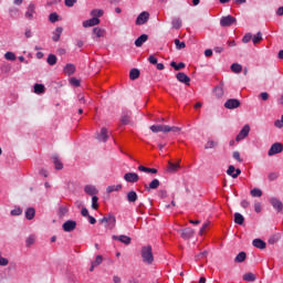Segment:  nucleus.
I'll return each mask as SVG.
<instances>
[{
  "mask_svg": "<svg viewBox=\"0 0 283 283\" xmlns=\"http://www.w3.org/2000/svg\"><path fill=\"white\" fill-rule=\"evenodd\" d=\"M149 39V35L142 34L139 38L135 40L136 48H143L144 43H147V40Z\"/></svg>",
  "mask_w": 283,
  "mask_h": 283,
  "instance_id": "19",
  "label": "nucleus"
},
{
  "mask_svg": "<svg viewBox=\"0 0 283 283\" xmlns=\"http://www.w3.org/2000/svg\"><path fill=\"white\" fill-rule=\"evenodd\" d=\"M231 71L234 72V74H240V72H242V66L239 63H233L231 65Z\"/></svg>",
  "mask_w": 283,
  "mask_h": 283,
  "instance_id": "43",
  "label": "nucleus"
},
{
  "mask_svg": "<svg viewBox=\"0 0 283 283\" xmlns=\"http://www.w3.org/2000/svg\"><path fill=\"white\" fill-rule=\"evenodd\" d=\"M147 21H149V12L144 11L137 17L135 23L136 25H145Z\"/></svg>",
  "mask_w": 283,
  "mask_h": 283,
  "instance_id": "8",
  "label": "nucleus"
},
{
  "mask_svg": "<svg viewBox=\"0 0 283 283\" xmlns=\"http://www.w3.org/2000/svg\"><path fill=\"white\" fill-rule=\"evenodd\" d=\"M214 147H218V142L214 140H208L205 145V149H213Z\"/></svg>",
  "mask_w": 283,
  "mask_h": 283,
  "instance_id": "46",
  "label": "nucleus"
},
{
  "mask_svg": "<svg viewBox=\"0 0 283 283\" xmlns=\"http://www.w3.org/2000/svg\"><path fill=\"white\" fill-rule=\"evenodd\" d=\"M181 130L182 128L178 126L165 125V134H169V132H172L174 134H180Z\"/></svg>",
  "mask_w": 283,
  "mask_h": 283,
  "instance_id": "24",
  "label": "nucleus"
},
{
  "mask_svg": "<svg viewBox=\"0 0 283 283\" xmlns=\"http://www.w3.org/2000/svg\"><path fill=\"white\" fill-rule=\"evenodd\" d=\"M113 240H117L118 242H122V244H126V245L132 244V238L125 234L113 235Z\"/></svg>",
  "mask_w": 283,
  "mask_h": 283,
  "instance_id": "14",
  "label": "nucleus"
},
{
  "mask_svg": "<svg viewBox=\"0 0 283 283\" xmlns=\"http://www.w3.org/2000/svg\"><path fill=\"white\" fill-rule=\"evenodd\" d=\"M49 20L51 23H56V21H59V13L57 12H53L49 15Z\"/></svg>",
  "mask_w": 283,
  "mask_h": 283,
  "instance_id": "52",
  "label": "nucleus"
},
{
  "mask_svg": "<svg viewBox=\"0 0 283 283\" xmlns=\"http://www.w3.org/2000/svg\"><path fill=\"white\" fill-rule=\"evenodd\" d=\"M62 229L63 231H65V233H72V231H74L76 229V221L74 220H67L62 224Z\"/></svg>",
  "mask_w": 283,
  "mask_h": 283,
  "instance_id": "6",
  "label": "nucleus"
},
{
  "mask_svg": "<svg viewBox=\"0 0 283 283\" xmlns=\"http://www.w3.org/2000/svg\"><path fill=\"white\" fill-rule=\"evenodd\" d=\"M172 28L175 30H180V28H182V20H180V18L172 19Z\"/></svg>",
  "mask_w": 283,
  "mask_h": 283,
  "instance_id": "39",
  "label": "nucleus"
},
{
  "mask_svg": "<svg viewBox=\"0 0 283 283\" xmlns=\"http://www.w3.org/2000/svg\"><path fill=\"white\" fill-rule=\"evenodd\" d=\"M249 132H251V126L244 125L240 133L237 135L235 140L240 143V140H244L247 136H249Z\"/></svg>",
  "mask_w": 283,
  "mask_h": 283,
  "instance_id": "7",
  "label": "nucleus"
},
{
  "mask_svg": "<svg viewBox=\"0 0 283 283\" xmlns=\"http://www.w3.org/2000/svg\"><path fill=\"white\" fill-rule=\"evenodd\" d=\"M84 191L88 196H96V193H98V190L96 189V186H93V185H86L84 187Z\"/></svg>",
  "mask_w": 283,
  "mask_h": 283,
  "instance_id": "20",
  "label": "nucleus"
},
{
  "mask_svg": "<svg viewBox=\"0 0 283 283\" xmlns=\"http://www.w3.org/2000/svg\"><path fill=\"white\" fill-rule=\"evenodd\" d=\"M214 93H216L217 98H222V96H224V90L220 86H217L214 88Z\"/></svg>",
  "mask_w": 283,
  "mask_h": 283,
  "instance_id": "47",
  "label": "nucleus"
},
{
  "mask_svg": "<svg viewBox=\"0 0 283 283\" xmlns=\"http://www.w3.org/2000/svg\"><path fill=\"white\" fill-rule=\"evenodd\" d=\"M34 14H36V4L31 2L27 7V11L24 13V17L28 21H34Z\"/></svg>",
  "mask_w": 283,
  "mask_h": 283,
  "instance_id": "3",
  "label": "nucleus"
},
{
  "mask_svg": "<svg viewBox=\"0 0 283 283\" xmlns=\"http://www.w3.org/2000/svg\"><path fill=\"white\" fill-rule=\"evenodd\" d=\"M34 216H36V210L34 208H28L25 211L27 220H34Z\"/></svg>",
  "mask_w": 283,
  "mask_h": 283,
  "instance_id": "31",
  "label": "nucleus"
},
{
  "mask_svg": "<svg viewBox=\"0 0 283 283\" xmlns=\"http://www.w3.org/2000/svg\"><path fill=\"white\" fill-rule=\"evenodd\" d=\"M227 174H228V176H231V178H233V176H235V167L229 166Z\"/></svg>",
  "mask_w": 283,
  "mask_h": 283,
  "instance_id": "56",
  "label": "nucleus"
},
{
  "mask_svg": "<svg viewBox=\"0 0 283 283\" xmlns=\"http://www.w3.org/2000/svg\"><path fill=\"white\" fill-rule=\"evenodd\" d=\"M283 153V145L282 143H274L268 151V156H275L276 154Z\"/></svg>",
  "mask_w": 283,
  "mask_h": 283,
  "instance_id": "5",
  "label": "nucleus"
},
{
  "mask_svg": "<svg viewBox=\"0 0 283 283\" xmlns=\"http://www.w3.org/2000/svg\"><path fill=\"white\" fill-rule=\"evenodd\" d=\"M61 34H63V29H62V27H57L53 31L52 41H54L55 43H59V41H61Z\"/></svg>",
  "mask_w": 283,
  "mask_h": 283,
  "instance_id": "18",
  "label": "nucleus"
},
{
  "mask_svg": "<svg viewBox=\"0 0 283 283\" xmlns=\"http://www.w3.org/2000/svg\"><path fill=\"white\" fill-rule=\"evenodd\" d=\"M46 63L49 65H56V55L54 54H49L48 59H46Z\"/></svg>",
  "mask_w": 283,
  "mask_h": 283,
  "instance_id": "45",
  "label": "nucleus"
},
{
  "mask_svg": "<svg viewBox=\"0 0 283 283\" xmlns=\"http://www.w3.org/2000/svg\"><path fill=\"white\" fill-rule=\"evenodd\" d=\"M120 123L122 125H129V123H132V112L124 111L120 118Z\"/></svg>",
  "mask_w": 283,
  "mask_h": 283,
  "instance_id": "16",
  "label": "nucleus"
},
{
  "mask_svg": "<svg viewBox=\"0 0 283 283\" xmlns=\"http://www.w3.org/2000/svg\"><path fill=\"white\" fill-rule=\"evenodd\" d=\"M92 263H93V265H95V266H99V264H103V255H97V256L95 258V261H93Z\"/></svg>",
  "mask_w": 283,
  "mask_h": 283,
  "instance_id": "54",
  "label": "nucleus"
},
{
  "mask_svg": "<svg viewBox=\"0 0 283 283\" xmlns=\"http://www.w3.org/2000/svg\"><path fill=\"white\" fill-rule=\"evenodd\" d=\"M253 39V35L251 33H247L243 38H242V42L243 43H249V41H251Z\"/></svg>",
  "mask_w": 283,
  "mask_h": 283,
  "instance_id": "57",
  "label": "nucleus"
},
{
  "mask_svg": "<svg viewBox=\"0 0 283 283\" xmlns=\"http://www.w3.org/2000/svg\"><path fill=\"white\" fill-rule=\"evenodd\" d=\"M180 169V164L168 163L167 171L169 174H176Z\"/></svg>",
  "mask_w": 283,
  "mask_h": 283,
  "instance_id": "23",
  "label": "nucleus"
},
{
  "mask_svg": "<svg viewBox=\"0 0 283 283\" xmlns=\"http://www.w3.org/2000/svg\"><path fill=\"white\" fill-rule=\"evenodd\" d=\"M176 78L179 81V83H184V85H190L191 83V77H189V75L185 74L184 72L177 73Z\"/></svg>",
  "mask_w": 283,
  "mask_h": 283,
  "instance_id": "11",
  "label": "nucleus"
},
{
  "mask_svg": "<svg viewBox=\"0 0 283 283\" xmlns=\"http://www.w3.org/2000/svg\"><path fill=\"white\" fill-rule=\"evenodd\" d=\"M77 0H65L64 4L66 8H74V3H76Z\"/></svg>",
  "mask_w": 283,
  "mask_h": 283,
  "instance_id": "60",
  "label": "nucleus"
},
{
  "mask_svg": "<svg viewBox=\"0 0 283 283\" xmlns=\"http://www.w3.org/2000/svg\"><path fill=\"white\" fill-rule=\"evenodd\" d=\"M144 187L146 191H151V189H158V187H160V180L154 179L153 181H150L149 185L145 184Z\"/></svg>",
  "mask_w": 283,
  "mask_h": 283,
  "instance_id": "17",
  "label": "nucleus"
},
{
  "mask_svg": "<svg viewBox=\"0 0 283 283\" xmlns=\"http://www.w3.org/2000/svg\"><path fill=\"white\" fill-rule=\"evenodd\" d=\"M107 138H108L107 128L103 127V128L101 129L99 135L97 136V139H98V140H102V143H107Z\"/></svg>",
  "mask_w": 283,
  "mask_h": 283,
  "instance_id": "27",
  "label": "nucleus"
},
{
  "mask_svg": "<svg viewBox=\"0 0 283 283\" xmlns=\"http://www.w3.org/2000/svg\"><path fill=\"white\" fill-rule=\"evenodd\" d=\"M243 280L244 282H255L258 280V276H255V274L252 272H248L243 274Z\"/></svg>",
  "mask_w": 283,
  "mask_h": 283,
  "instance_id": "28",
  "label": "nucleus"
},
{
  "mask_svg": "<svg viewBox=\"0 0 283 283\" xmlns=\"http://www.w3.org/2000/svg\"><path fill=\"white\" fill-rule=\"evenodd\" d=\"M93 19H98V17H103V10L101 9H94L92 12H91Z\"/></svg>",
  "mask_w": 283,
  "mask_h": 283,
  "instance_id": "49",
  "label": "nucleus"
},
{
  "mask_svg": "<svg viewBox=\"0 0 283 283\" xmlns=\"http://www.w3.org/2000/svg\"><path fill=\"white\" fill-rule=\"evenodd\" d=\"M77 102L81 107H85V105H87V98L85 97V94H77Z\"/></svg>",
  "mask_w": 283,
  "mask_h": 283,
  "instance_id": "32",
  "label": "nucleus"
},
{
  "mask_svg": "<svg viewBox=\"0 0 283 283\" xmlns=\"http://www.w3.org/2000/svg\"><path fill=\"white\" fill-rule=\"evenodd\" d=\"M252 245L255 247V249H266V242L262 239H254Z\"/></svg>",
  "mask_w": 283,
  "mask_h": 283,
  "instance_id": "21",
  "label": "nucleus"
},
{
  "mask_svg": "<svg viewBox=\"0 0 283 283\" xmlns=\"http://www.w3.org/2000/svg\"><path fill=\"white\" fill-rule=\"evenodd\" d=\"M124 180H126V182H138V180H140V177H138V174L136 172H126L124 175Z\"/></svg>",
  "mask_w": 283,
  "mask_h": 283,
  "instance_id": "13",
  "label": "nucleus"
},
{
  "mask_svg": "<svg viewBox=\"0 0 283 283\" xmlns=\"http://www.w3.org/2000/svg\"><path fill=\"white\" fill-rule=\"evenodd\" d=\"M101 224H106L108 229H114L116 227V217L113 214H107L106 217L99 219Z\"/></svg>",
  "mask_w": 283,
  "mask_h": 283,
  "instance_id": "2",
  "label": "nucleus"
},
{
  "mask_svg": "<svg viewBox=\"0 0 283 283\" xmlns=\"http://www.w3.org/2000/svg\"><path fill=\"white\" fill-rule=\"evenodd\" d=\"M126 198L127 202H136V200H138V193H136L134 190H130L127 192Z\"/></svg>",
  "mask_w": 283,
  "mask_h": 283,
  "instance_id": "25",
  "label": "nucleus"
},
{
  "mask_svg": "<svg viewBox=\"0 0 283 283\" xmlns=\"http://www.w3.org/2000/svg\"><path fill=\"white\" fill-rule=\"evenodd\" d=\"M140 77V70L138 69H132L129 72V78L130 81H136V78Z\"/></svg>",
  "mask_w": 283,
  "mask_h": 283,
  "instance_id": "29",
  "label": "nucleus"
},
{
  "mask_svg": "<svg viewBox=\"0 0 283 283\" xmlns=\"http://www.w3.org/2000/svg\"><path fill=\"white\" fill-rule=\"evenodd\" d=\"M93 34L96 36V39H103V36H105V34H106V31H105V29L95 27L93 29Z\"/></svg>",
  "mask_w": 283,
  "mask_h": 283,
  "instance_id": "22",
  "label": "nucleus"
},
{
  "mask_svg": "<svg viewBox=\"0 0 283 283\" xmlns=\"http://www.w3.org/2000/svg\"><path fill=\"white\" fill-rule=\"evenodd\" d=\"M53 164L55 165V169L61 170L63 169V163L59 160V156H53Z\"/></svg>",
  "mask_w": 283,
  "mask_h": 283,
  "instance_id": "40",
  "label": "nucleus"
},
{
  "mask_svg": "<svg viewBox=\"0 0 283 283\" xmlns=\"http://www.w3.org/2000/svg\"><path fill=\"white\" fill-rule=\"evenodd\" d=\"M170 67H174V70L176 71V72H180V70H185V67H186V64H185V62H180L179 64L178 63H176V62H170Z\"/></svg>",
  "mask_w": 283,
  "mask_h": 283,
  "instance_id": "30",
  "label": "nucleus"
},
{
  "mask_svg": "<svg viewBox=\"0 0 283 283\" xmlns=\"http://www.w3.org/2000/svg\"><path fill=\"white\" fill-rule=\"evenodd\" d=\"M4 59L7 61H17V55L13 52L9 51L4 54Z\"/></svg>",
  "mask_w": 283,
  "mask_h": 283,
  "instance_id": "48",
  "label": "nucleus"
},
{
  "mask_svg": "<svg viewBox=\"0 0 283 283\" xmlns=\"http://www.w3.org/2000/svg\"><path fill=\"white\" fill-rule=\"evenodd\" d=\"M99 23H101V19L92 18L83 22V28H94V25H98Z\"/></svg>",
  "mask_w": 283,
  "mask_h": 283,
  "instance_id": "15",
  "label": "nucleus"
},
{
  "mask_svg": "<svg viewBox=\"0 0 283 283\" xmlns=\"http://www.w3.org/2000/svg\"><path fill=\"white\" fill-rule=\"evenodd\" d=\"M226 109H238L240 107V99L230 98L224 103Z\"/></svg>",
  "mask_w": 283,
  "mask_h": 283,
  "instance_id": "9",
  "label": "nucleus"
},
{
  "mask_svg": "<svg viewBox=\"0 0 283 283\" xmlns=\"http://www.w3.org/2000/svg\"><path fill=\"white\" fill-rule=\"evenodd\" d=\"M175 45L177 50H185L187 48V44H185V42H180L178 39L175 40Z\"/></svg>",
  "mask_w": 283,
  "mask_h": 283,
  "instance_id": "51",
  "label": "nucleus"
},
{
  "mask_svg": "<svg viewBox=\"0 0 283 283\" xmlns=\"http://www.w3.org/2000/svg\"><path fill=\"white\" fill-rule=\"evenodd\" d=\"M21 213H23V210H21V208H14L13 210H11V216H21Z\"/></svg>",
  "mask_w": 283,
  "mask_h": 283,
  "instance_id": "59",
  "label": "nucleus"
},
{
  "mask_svg": "<svg viewBox=\"0 0 283 283\" xmlns=\"http://www.w3.org/2000/svg\"><path fill=\"white\" fill-rule=\"evenodd\" d=\"M232 158H234V160H238V163H242V158H240V151H233Z\"/></svg>",
  "mask_w": 283,
  "mask_h": 283,
  "instance_id": "62",
  "label": "nucleus"
},
{
  "mask_svg": "<svg viewBox=\"0 0 283 283\" xmlns=\"http://www.w3.org/2000/svg\"><path fill=\"white\" fill-rule=\"evenodd\" d=\"M262 41V32H258L253 38H252V43L254 45H258Z\"/></svg>",
  "mask_w": 283,
  "mask_h": 283,
  "instance_id": "44",
  "label": "nucleus"
},
{
  "mask_svg": "<svg viewBox=\"0 0 283 283\" xmlns=\"http://www.w3.org/2000/svg\"><path fill=\"white\" fill-rule=\"evenodd\" d=\"M76 72V66L74 64H66L64 66V73L67 74L69 76H72Z\"/></svg>",
  "mask_w": 283,
  "mask_h": 283,
  "instance_id": "26",
  "label": "nucleus"
},
{
  "mask_svg": "<svg viewBox=\"0 0 283 283\" xmlns=\"http://www.w3.org/2000/svg\"><path fill=\"white\" fill-rule=\"evenodd\" d=\"M34 242H36V238L34 235H30L25 240L27 247H32V244H34Z\"/></svg>",
  "mask_w": 283,
  "mask_h": 283,
  "instance_id": "50",
  "label": "nucleus"
},
{
  "mask_svg": "<svg viewBox=\"0 0 283 283\" xmlns=\"http://www.w3.org/2000/svg\"><path fill=\"white\" fill-rule=\"evenodd\" d=\"M234 222L235 224H244V217L240 212L234 213Z\"/></svg>",
  "mask_w": 283,
  "mask_h": 283,
  "instance_id": "35",
  "label": "nucleus"
},
{
  "mask_svg": "<svg viewBox=\"0 0 283 283\" xmlns=\"http://www.w3.org/2000/svg\"><path fill=\"white\" fill-rule=\"evenodd\" d=\"M92 209L94 210L98 209V197L96 196L92 197Z\"/></svg>",
  "mask_w": 283,
  "mask_h": 283,
  "instance_id": "53",
  "label": "nucleus"
},
{
  "mask_svg": "<svg viewBox=\"0 0 283 283\" xmlns=\"http://www.w3.org/2000/svg\"><path fill=\"white\" fill-rule=\"evenodd\" d=\"M277 178H280V172L272 171L268 175V180H270V182L277 180Z\"/></svg>",
  "mask_w": 283,
  "mask_h": 283,
  "instance_id": "42",
  "label": "nucleus"
},
{
  "mask_svg": "<svg viewBox=\"0 0 283 283\" xmlns=\"http://www.w3.org/2000/svg\"><path fill=\"white\" fill-rule=\"evenodd\" d=\"M34 94H45V85L34 84Z\"/></svg>",
  "mask_w": 283,
  "mask_h": 283,
  "instance_id": "37",
  "label": "nucleus"
},
{
  "mask_svg": "<svg viewBox=\"0 0 283 283\" xmlns=\"http://www.w3.org/2000/svg\"><path fill=\"white\" fill-rule=\"evenodd\" d=\"M142 259L145 264H154V251L151 245L142 248Z\"/></svg>",
  "mask_w": 283,
  "mask_h": 283,
  "instance_id": "1",
  "label": "nucleus"
},
{
  "mask_svg": "<svg viewBox=\"0 0 283 283\" xmlns=\"http://www.w3.org/2000/svg\"><path fill=\"white\" fill-rule=\"evenodd\" d=\"M123 189V185H113V186H108L106 188V191L108 193H114V191H120Z\"/></svg>",
  "mask_w": 283,
  "mask_h": 283,
  "instance_id": "34",
  "label": "nucleus"
},
{
  "mask_svg": "<svg viewBox=\"0 0 283 283\" xmlns=\"http://www.w3.org/2000/svg\"><path fill=\"white\" fill-rule=\"evenodd\" d=\"M254 211H255V213H262V203L255 202L254 203Z\"/></svg>",
  "mask_w": 283,
  "mask_h": 283,
  "instance_id": "58",
  "label": "nucleus"
},
{
  "mask_svg": "<svg viewBox=\"0 0 283 283\" xmlns=\"http://www.w3.org/2000/svg\"><path fill=\"white\" fill-rule=\"evenodd\" d=\"M70 82H71V84L74 85V87H80L81 86V81L75 78V77H72Z\"/></svg>",
  "mask_w": 283,
  "mask_h": 283,
  "instance_id": "61",
  "label": "nucleus"
},
{
  "mask_svg": "<svg viewBox=\"0 0 283 283\" xmlns=\"http://www.w3.org/2000/svg\"><path fill=\"white\" fill-rule=\"evenodd\" d=\"M138 171H144V174H158V169L156 168H147L145 166H139Z\"/></svg>",
  "mask_w": 283,
  "mask_h": 283,
  "instance_id": "33",
  "label": "nucleus"
},
{
  "mask_svg": "<svg viewBox=\"0 0 283 283\" xmlns=\"http://www.w3.org/2000/svg\"><path fill=\"white\" fill-rule=\"evenodd\" d=\"M244 260H247V252H240V253L234 258V262H237V264H240V263L244 262Z\"/></svg>",
  "mask_w": 283,
  "mask_h": 283,
  "instance_id": "36",
  "label": "nucleus"
},
{
  "mask_svg": "<svg viewBox=\"0 0 283 283\" xmlns=\"http://www.w3.org/2000/svg\"><path fill=\"white\" fill-rule=\"evenodd\" d=\"M148 61H149V63H151V65L158 64V59L154 55H149Z\"/></svg>",
  "mask_w": 283,
  "mask_h": 283,
  "instance_id": "63",
  "label": "nucleus"
},
{
  "mask_svg": "<svg viewBox=\"0 0 283 283\" xmlns=\"http://www.w3.org/2000/svg\"><path fill=\"white\" fill-rule=\"evenodd\" d=\"M237 19L233 15H226L222 17L220 20V27L221 28H230V25H233L235 23Z\"/></svg>",
  "mask_w": 283,
  "mask_h": 283,
  "instance_id": "4",
  "label": "nucleus"
},
{
  "mask_svg": "<svg viewBox=\"0 0 283 283\" xmlns=\"http://www.w3.org/2000/svg\"><path fill=\"white\" fill-rule=\"evenodd\" d=\"M252 198H262V190L259 188H254L250 191Z\"/></svg>",
  "mask_w": 283,
  "mask_h": 283,
  "instance_id": "41",
  "label": "nucleus"
},
{
  "mask_svg": "<svg viewBox=\"0 0 283 283\" xmlns=\"http://www.w3.org/2000/svg\"><path fill=\"white\" fill-rule=\"evenodd\" d=\"M9 262L8 259L0 256V266H8Z\"/></svg>",
  "mask_w": 283,
  "mask_h": 283,
  "instance_id": "64",
  "label": "nucleus"
},
{
  "mask_svg": "<svg viewBox=\"0 0 283 283\" xmlns=\"http://www.w3.org/2000/svg\"><path fill=\"white\" fill-rule=\"evenodd\" d=\"M274 126L277 127V129H282V127H283V114L281 116V119H276L274 122Z\"/></svg>",
  "mask_w": 283,
  "mask_h": 283,
  "instance_id": "55",
  "label": "nucleus"
},
{
  "mask_svg": "<svg viewBox=\"0 0 283 283\" xmlns=\"http://www.w3.org/2000/svg\"><path fill=\"white\" fill-rule=\"evenodd\" d=\"M178 233H180L184 240H189L196 233V231H193V229L191 228H186L182 230H178Z\"/></svg>",
  "mask_w": 283,
  "mask_h": 283,
  "instance_id": "12",
  "label": "nucleus"
},
{
  "mask_svg": "<svg viewBox=\"0 0 283 283\" xmlns=\"http://www.w3.org/2000/svg\"><path fill=\"white\" fill-rule=\"evenodd\" d=\"M270 203L272 205L273 209H275V211H277V213H282L283 203L280 199L273 197L270 199Z\"/></svg>",
  "mask_w": 283,
  "mask_h": 283,
  "instance_id": "10",
  "label": "nucleus"
},
{
  "mask_svg": "<svg viewBox=\"0 0 283 283\" xmlns=\"http://www.w3.org/2000/svg\"><path fill=\"white\" fill-rule=\"evenodd\" d=\"M150 130L154 134H158V132H163L165 134V125H153L150 126Z\"/></svg>",
  "mask_w": 283,
  "mask_h": 283,
  "instance_id": "38",
  "label": "nucleus"
}]
</instances>
